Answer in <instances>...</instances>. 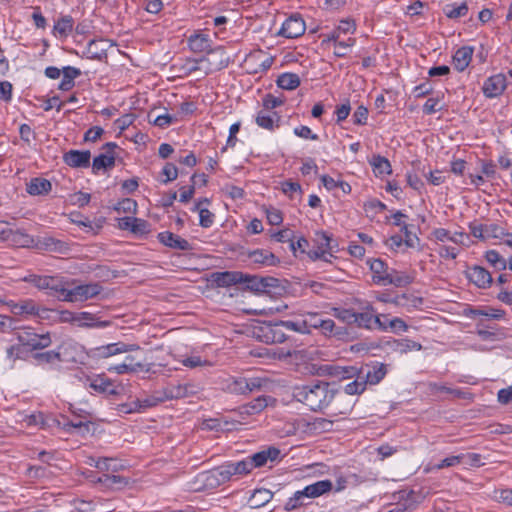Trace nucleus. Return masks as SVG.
<instances>
[{"mask_svg": "<svg viewBox=\"0 0 512 512\" xmlns=\"http://www.w3.org/2000/svg\"><path fill=\"white\" fill-rule=\"evenodd\" d=\"M320 330L324 335H340L341 331L336 328L335 322L329 318H323L321 321Z\"/></svg>", "mask_w": 512, "mask_h": 512, "instance_id": "obj_60", "label": "nucleus"}, {"mask_svg": "<svg viewBox=\"0 0 512 512\" xmlns=\"http://www.w3.org/2000/svg\"><path fill=\"white\" fill-rule=\"evenodd\" d=\"M52 190V184L49 180L41 177L32 178L26 183V191L31 196L48 195Z\"/></svg>", "mask_w": 512, "mask_h": 512, "instance_id": "obj_21", "label": "nucleus"}, {"mask_svg": "<svg viewBox=\"0 0 512 512\" xmlns=\"http://www.w3.org/2000/svg\"><path fill=\"white\" fill-rule=\"evenodd\" d=\"M323 317L318 313H308L304 318L305 329H320Z\"/></svg>", "mask_w": 512, "mask_h": 512, "instance_id": "obj_57", "label": "nucleus"}, {"mask_svg": "<svg viewBox=\"0 0 512 512\" xmlns=\"http://www.w3.org/2000/svg\"><path fill=\"white\" fill-rule=\"evenodd\" d=\"M182 364L189 368H196L202 366H210L211 363L208 360L202 359L200 356L192 355L182 360Z\"/></svg>", "mask_w": 512, "mask_h": 512, "instance_id": "obj_58", "label": "nucleus"}, {"mask_svg": "<svg viewBox=\"0 0 512 512\" xmlns=\"http://www.w3.org/2000/svg\"><path fill=\"white\" fill-rule=\"evenodd\" d=\"M316 244L317 248L319 250H322L324 253H326L329 257H333L332 252L335 251V248L337 245L335 244V241L329 236L326 232H317L316 233Z\"/></svg>", "mask_w": 512, "mask_h": 512, "instance_id": "obj_34", "label": "nucleus"}, {"mask_svg": "<svg viewBox=\"0 0 512 512\" xmlns=\"http://www.w3.org/2000/svg\"><path fill=\"white\" fill-rule=\"evenodd\" d=\"M210 473L211 477H213L218 484L229 481L233 476L228 462H225L221 466L213 469Z\"/></svg>", "mask_w": 512, "mask_h": 512, "instance_id": "obj_42", "label": "nucleus"}, {"mask_svg": "<svg viewBox=\"0 0 512 512\" xmlns=\"http://www.w3.org/2000/svg\"><path fill=\"white\" fill-rule=\"evenodd\" d=\"M387 374V367L383 363H378L374 366H372L369 370H367L366 373L362 370L361 376L364 377V381L366 385L372 384H378Z\"/></svg>", "mask_w": 512, "mask_h": 512, "instance_id": "obj_28", "label": "nucleus"}, {"mask_svg": "<svg viewBox=\"0 0 512 512\" xmlns=\"http://www.w3.org/2000/svg\"><path fill=\"white\" fill-rule=\"evenodd\" d=\"M118 146L109 142L102 147V152L93 159L92 170L97 174L101 169H110L115 165Z\"/></svg>", "mask_w": 512, "mask_h": 512, "instance_id": "obj_4", "label": "nucleus"}, {"mask_svg": "<svg viewBox=\"0 0 512 512\" xmlns=\"http://www.w3.org/2000/svg\"><path fill=\"white\" fill-rule=\"evenodd\" d=\"M354 325L358 328L367 330H384V324H381V316L376 313V310L371 304H366L362 312H356L354 318Z\"/></svg>", "mask_w": 512, "mask_h": 512, "instance_id": "obj_3", "label": "nucleus"}, {"mask_svg": "<svg viewBox=\"0 0 512 512\" xmlns=\"http://www.w3.org/2000/svg\"><path fill=\"white\" fill-rule=\"evenodd\" d=\"M506 77L503 74H497L489 77L483 85V93L488 98L500 96L506 89Z\"/></svg>", "mask_w": 512, "mask_h": 512, "instance_id": "obj_11", "label": "nucleus"}, {"mask_svg": "<svg viewBox=\"0 0 512 512\" xmlns=\"http://www.w3.org/2000/svg\"><path fill=\"white\" fill-rule=\"evenodd\" d=\"M276 83L281 89L294 90L300 85L301 81L295 73H283L278 76Z\"/></svg>", "mask_w": 512, "mask_h": 512, "instance_id": "obj_35", "label": "nucleus"}, {"mask_svg": "<svg viewBox=\"0 0 512 512\" xmlns=\"http://www.w3.org/2000/svg\"><path fill=\"white\" fill-rule=\"evenodd\" d=\"M77 325L79 327H88V328H105L108 327L111 322L110 321H101L96 316L90 312H79L77 313Z\"/></svg>", "mask_w": 512, "mask_h": 512, "instance_id": "obj_27", "label": "nucleus"}, {"mask_svg": "<svg viewBox=\"0 0 512 512\" xmlns=\"http://www.w3.org/2000/svg\"><path fill=\"white\" fill-rule=\"evenodd\" d=\"M267 381L260 377H231L224 382L223 390L235 395H248L260 391Z\"/></svg>", "mask_w": 512, "mask_h": 512, "instance_id": "obj_2", "label": "nucleus"}, {"mask_svg": "<svg viewBox=\"0 0 512 512\" xmlns=\"http://www.w3.org/2000/svg\"><path fill=\"white\" fill-rule=\"evenodd\" d=\"M445 15L450 19H457L459 17H463L468 13V6L466 3L457 4H447L444 7Z\"/></svg>", "mask_w": 512, "mask_h": 512, "instance_id": "obj_44", "label": "nucleus"}, {"mask_svg": "<svg viewBox=\"0 0 512 512\" xmlns=\"http://www.w3.org/2000/svg\"><path fill=\"white\" fill-rule=\"evenodd\" d=\"M280 455V450L275 447H269L268 449L254 453L251 456L245 458L246 463L249 464V473L254 468L264 466L268 461H275Z\"/></svg>", "mask_w": 512, "mask_h": 512, "instance_id": "obj_7", "label": "nucleus"}, {"mask_svg": "<svg viewBox=\"0 0 512 512\" xmlns=\"http://www.w3.org/2000/svg\"><path fill=\"white\" fill-rule=\"evenodd\" d=\"M34 358L38 362H44V363H52L54 361H59V362L62 361L60 353L57 351H54V350L37 353V354H35Z\"/></svg>", "mask_w": 512, "mask_h": 512, "instance_id": "obj_56", "label": "nucleus"}, {"mask_svg": "<svg viewBox=\"0 0 512 512\" xmlns=\"http://www.w3.org/2000/svg\"><path fill=\"white\" fill-rule=\"evenodd\" d=\"M194 393V386L191 384H170L162 389L165 401L185 398Z\"/></svg>", "mask_w": 512, "mask_h": 512, "instance_id": "obj_16", "label": "nucleus"}, {"mask_svg": "<svg viewBox=\"0 0 512 512\" xmlns=\"http://www.w3.org/2000/svg\"><path fill=\"white\" fill-rule=\"evenodd\" d=\"M188 45L193 52H212L211 40L208 35L196 33L188 38Z\"/></svg>", "mask_w": 512, "mask_h": 512, "instance_id": "obj_24", "label": "nucleus"}, {"mask_svg": "<svg viewBox=\"0 0 512 512\" xmlns=\"http://www.w3.org/2000/svg\"><path fill=\"white\" fill-rule=\"evenodd\" d=\"M165 402L162 390L155 391L151 395H146L143 398H138L129 404V408L126 410L128 413L141 412L147 408L155 407Z\"/></svg>", "mask_w": 512, "mask_h": 512, "instance_id": "obj_9", "label": "nucleus"}, {"mask_svg": "<svg viewBox=\"0 0 512 512\" xmlns=\"http://www.w3.org/2000/svg\"><path fill=\"white\" fill-rule=\"evenodd\" d=\"M464 460V456L456 455V456H449L443 460H441L439 463L433 464L430 467V470H441L448 467H453L458 464H460Z\"/></svg>", "mask_w": 512, "mask_h": 512, "instance_id": "obj_48", "label": "nucleus"}, {"mask_svg": "<svg viewBox=\"0 0 512 512\" xmlns=\"http://www.w3.org/2000/svg\"><path fill=\"white\" fill-rule=\"evenodd\" d=\"M362 370L359 369L358 375H356L354 380L344 386V391H336L335 390V398L337 400H343L346 395H359L363 393L366 389V383L364 381V377L361 376Z\"/></svg>", "mask_w": 512, "mask_h": 512, "instance_id": "obj_19", "label": "nucleus"}, {"mask_svg": "<svg viewBox=\"0 0 512 512\" xmlns=\"http://www.w3.org/2000/svg\"><path fill=\"white\" fill-rule=\"evenodd\" d=\"M262 277L250 276L245 274V279L242 283H247V288L255 292H264Z\"/></svg>", "mask_w": 512, "mask_h": 512, "instance_id": "obj_54", "label": "nucleus"}, {"mask_svg": "<svg viewBox=\"0 0 512 512\" xmlns=\"http://www.w3.org/2000/svg\"><path fill=\"white\" fill-rule=\"evenodd\" d=\"M59 278L53 276H40V275H29L25 278V281L33 284L39 289H48L50 292L53 291L56 282Z\"/></svg>", "mask_w": 512, "mask_h": 512, "instance_id": "obj_32", "label": "nucleus"}, {"mask_svg": "<svg viewBox=\"0 0 512 512\" xmlns=\"http://www.w3.org/2000/svg\"><path fill=\"white\" fill-rule=\"evenodd\" d=\"M248 258L254 264L261 266H276L280 263L279 258L267 249H255L247 253Z\"/></svg>", "mask_w": 512, "mask_h": 512, "instance_id": "obj_14", "label": "nucleus"}, {"mask_svg": "<svg viewBox=\"0 0 512 512\" xmlns=\"http://www.w3.org/2000/svg\"><path fill=\"white\" fill-rule=\"evenodd\" d=\"M95 482L103 485L105 488L120 489L128 485L129 479L119 475L103 474Z\"/></svg>", "mask_w": 512, "mask_h": 512, "instance_id": "obj_30", "label": "nucleus"}, {"mask_svg": "<svg viewBox=\"0 0 512 512\" xmlns=\"http://www.w3.org/2000/svg\"><path fill=\"white\" fill-rule=\"evenodd\" d=\"M17 340L32 350L44 349L51 345L52 340L49 333L36 334L30 331H23L17 334Z\"/></svg>", "mask_w": 512, "mask_h": 512, "instance_id": "obj_5", "label": "nucleus"}, {"mask_svg": "<svg viewBox=\"0 0 512 512\" xmlns=\"http://www.w3.org/2000/svg\"><path fill=\"white\" fill-rule=\"evenodd\" d=\"M110 46L108 40L105 39L91 40L84 54L88 59L102 60L106 58L107 50Z\"/></svg>", "mask_w": 512, "mask_h": 512, "instance_id": "obj_20", "label": "nucleus"}, {"mask_svg": "<svg viewBox=\"0 0 512 512\" xmlns=\"http://www.w3.org/2000/svg\"><path fill=\"white\" fill-rule=\"evenodd\" d=\"M275 402L276 400L270 396H259L251 402L240 406L238 412L241 416L256 415Z\"/></svg>", "mask_w": 512, "mask_h": 512, "instance_id": "obj_10", "label": "nucleus"}, {"mask_svg": "<svg viewBox=\"0 0 512 512\" xmlns=\"http://www.w3.org/2000/svg\"><path fill=\"white\" fill-rule=\"evenodd\" d=\"M473 48L464 46L459 48L453 56V65L459 72L464 71L470 64L473 55Z\"/></svg>", "mask_w": 512, "mask_h": 512, "instance_id": "obj_25", "label": "nucleus"}, {"mask_svg": "<svg viewBox=\"0 0 512 512\" xmlns=\"http://www.w3.org/2000/svg\"><path fill=\"white\" fill-rule=\"evenodd\" d=\"M332 489V482L330 480L317 481L311 485L306 486L301 493L305 498H316L329 492Z\"/></svg>", "mask_w": 512, "mask_h": 512, "instance_id": "obj_26", "label": "nucleus"}, {"mask_svg": "<svg viewBox=\"0 0 512 512\" xmlns=\"http://www.w3.org/2000/svg\"><path fill=\"white\" fill-rule=\"evenodd\" d=\"M485 230H486L487 239H489V238L503 239L505 237V235H507V232L505 231V229L495 223L486 224Z\"/></svg>", "mask_w": 512, "mask_h": 512, "instance_id": "obj_55", "label": "nucleus"}, {"mask_svg": "<svg viewBox=\"0 0 512 512\" xmlns=\"http://www.w3.org/2000/svg\"><path fill=\"white\" fill-rule=\"evenodd\" d=\"M137 349H139V346L136 344L116 342L95 348L94 355L98 358H108L117 354L135 351Z\"/></svg>", "mask_w": 512, "mask_h": 512, "instance_id": "obj_8", "label": "nucleus"}, {"mask_svg": "<svg viewBox=\"0 0 512 512\" xmlns=\"http://www.w3.org/2000/svg\"><path fill=\"white\" fill-rule=\"evenodd\" d=\"M329 375L338 379H353L359 373V369L354 366L331 365L328 368Z\"/></svg>", "mask_w": 512, "mask_h": 512, "instance_id": "obj_29", "label": "nucleus"}, {"mask_svg": "<svg viewBox=\"0 0 512 512\" xmlns=\"http://www.w3.org/2000/svg\"><path fill=\"white\" fill-rule=\"evenodd\" d=\"M306 30L305 21L299 14H293L285 20L279 31V35L285 38H298Z\"/></svg>", "mask_w": 512, "mask_h": 512, "instance_id": "obj_6", "label": "nucleus"}, {"mask_svg": "<svg viewBox=\"0 0 512 512\" xmlns=\"http://www.w3.org/2000/svg\"><path fill=\"white\" fill-rule=\"evenodd\" d=\"M210 473L211 477H213L218 484L229 481L233 476L228 462H225L221 466L213 469Z\"/></svg>", "mask_w": 512, "mask_h": 512, "instance_id": "obj_41", "label": "nucleus"}, {"mask_svg": "<svg viewBox=\"0 0 512 512\" xmlns=\"http://www.w3.org/2000/svg\"><path fill=\"white\" fill-rule=\"evenodd\" d=\"M62 72L63 78L58 88L62 91H69L74 87V79L80 76L81 71L78 68L67 66L63 68Z\"/></svg>", "mask_w": 512, "mask_h": 512, "instance_id": "obj_33", "label": "nucleus"}, {"mask_svg": "<svg viewBox=\"0 0 512 512\" xmlns=\"http://www.w3.org/2000/svg\"><path fill=\"white\" fill-rule=\"evenodd\" d=\"M485 259L495 270L502 271L507 267V261L496 250H488Z\"/></svg>", "mask_w": 512, "mask_h": 512, "instance_id": "obj_40", "label": "nucleus"}, {"mask_svg": "<svg viewBox=\"0 0 512 512\" xmlns=\"http://www.w3.org/2000/svg\"><path fill=\"white\" fill-rule=\"evenodd\" d=\"M383 280V285H394L396 287H406L414 281V275L404 271H397L395 269L389 270L388 274L380 278Z\"/></svg>", "mask_w": 512, "mask_h": 512, "instance_id": "obj_17", "label": "nucleus"}, {"mask_svg": "<svg viewBox=\"0 0 512 512\" xmlns=\"http://www.w3.org/2000/svg\"><path fill=\"white\" fill-rule=\"evenodd\" d=\"M486 224H482V223H479V222H471L469 224V230H470V233L477 239H480V240H486L487 239V236H486Z\"/></svg>", "mask_w": 512, "mask_h": 512, "instance_id": "obj_62", "label": "nucleus"}, {"mask_svg": "<svg viewBox=\"0 0 512 512\" xmlns=\"http://www.w3.org/2000/svg\"><path fill=\"white\" fill-rule=\"evenodd\" d=\"M370 164L373 167L376 176L392 173L391 164L385 157L374 155L370 161Z\"/></svg>", "mask_w": 512, "mask_h": 512, "instance_id": "obj_36", "label": "nucleus"}, {"mask_svg": "<svg viewBox=\"0 0 512 512\" xmlns=\"http://www.w3.org/2000/svg\"><path fill=\"white\" fill-rule=\"evenodd\" d=\"M334 422L332 420L316 417L311 421H304L302 428L306 433L318 435L324 432H329L333 429Z\"/></svg>", "mask_w": 512, "mask_h": 512, "instance_id": "obj_18", "label": "nucleus"}, {"mask_svg": "<svg viewBox=\"0 0 512 512\" xmlns=\"http://www.w3.org/2000/svg\"><path fill=\"white\" fill-rule=\"evenodd\" d=\"M91 387L94 390L102 392V393L116 394V391L113 388L112 383L109 380L104 379V378L95 379L91 383Z\"/></svg>", "mask_w": 512, "mask_h": 512, "instance_id": "obj_51", "label": "nucleus"}, {"mask_svg": "<svg viewBox=\"0 0 512 512\" xmlns=\"http://www.w3.org/2000/svg\"><path fill=\"white\" fill-rule=\"evenodd\" d=\"M271 237L280 243H285V242L290 243V241L295 239V234H294V231L286 228V229L280 230L278 232L271 233Z\"/></svg>", "mask_w": 512, "mask_h": 512, "instance_id": "obj_63", "label": "nucleus"}, {"mask_svg": "<svg viewBox=\"0 0 512 512\" xmlns=\"http://www.w3.org/2000/svg\"><path fill=\"white\" fill-rule=\"evenodd\" d=\"M256 123L258 126L264 129L272 130L274 128L273 116L265 111H260L256 117Z\"/></svg>", "mask_w": 512, "mask_h": 512, "instance_id": "obj_53", "label": "nucleus"}, {"mask_svg": "<svg viewBox=\"0 0 512 512\" xmlns=\"http://www.w3.org/2000/svg\"><path fill=\"white\" fill-rule=\"evenodd\" d=\"M74 20L71 16L66 15L58 19L54 25V30L60 36H68L73 30Z\"/></svg>", "mask_w": 512, "mask_h": 512, "instance_id": "obj_39", "label": "nucleus"}, {"mask_svg": "<svg viewBox=\"0 0 512 512\" xmlns=\"http://www.w3.org/2000/svg\"><path fill=\"white\" fill-rule=\"evenodd\" d=\"M157 238L160 243L175 250L188 251L192 249L191 244L186 239L169 231L159 233Z\"/></svg>", "mask_w": 512, "mask_h": 512, "instance_id": "obj_12", "label": "nucleus"}, {"mask_svg": "<svg viewBox=\"0 0 512 512\" xmlns=\"http://www.w3.org/2000/svg\"><path fill=\"white\" fill-rule=\"evenodd\" d=\"M42 244L44 248L50 252L64 253L68 249L67 245L64 242L54 239L52 237L44 238Z\"/></svg>", "mask_w": 512, "mask_h": 512, "instance_id": "obj_47", "label": "nucleus"}, {"mask_svg": "<svg viewBox=\"0 0 512 512\" xmlns=\"http://www.w3.org/2000/svg\"><path fill=\"white\" fill-rule=\"evenodd\" d=\"M13 313L16 315L29 314L38 315L39 309L32 300H25L13 306Z\"/></svg>", "mask_w": 512, "mask_h": 512, "instance_id": "obj_43", "label": "nucleus"}, {"mask_svg": "<svg viewBox=\"0 0 512 512\" xmlns=\"http://www.w3.org/2000/svg\"><path fill=\"white\" fill-rule=\"evenodd\" d=\"M133 222L132 233L144 235L150 232V225L146 220L135 217Z\"/></svg>", "mask_w": 512, "mask_h": 512, "instance_id": "obj_61", "label": "nucleus"}, {"mask_svg": "<svg viewBox=\"0 0 512 512\" xmlns=\"http://www.w3.org/2000/svg\"><path fill=\"white\" fill-rule=\"evenodd\" d=\"M102 287L98 283L79 285L73 288L74 299L77 301H86L100 294Z\"/></svg>", "mask_w": 512, "mask_h": 512, "instance_id": "obj_23", "label": "nucleus"}, {"mask_svg": "<svg viewBox=\"0 0 512 512\" xmlns=\"http://www.w3.org/2000/svg\"><path fill=\"white\" fill-rule=\"evenodd\" d=\"M494 497L501 503L512 506V489H499L494 491Z\"/></svg>", "mask_w": 512, "mask_h": 512, "instance_id": "obj_64", "label": "nucleus"}, {"mask_svg": "<svg viewBox=\"0 0 512 512\" xmlns=\"http://www.w3.org/2000/svg\"><path fill=\"white\" fill-rule=\"evenodd\" d=\"M468 279L479 288H489L492 284V276L488 270L481 266H473L467 271Z\"/></svg>", "mask_w": 512, "mask_h": 512, "instance_id": "obj_15", "label": "nucleus"}, {"mask_svg": "<svg viewBox=\"0 0 512 512\" xmlns=\"http://www.w3.org/2000/svg\"><path fill=\"white\" fill-rule=\"evenodd\" d=\"M114 210L118 213H136L137 202L130 198H125L119 201L115 206Z\"/></svg>", "mask_w": 512, "mask_h": 512, "instance_id": "obj_49", "label": "nucleus"}, {"mask_svg": "<svg viewBox=\"0 0 512 512\" xmlns=\"http://www.w3.org/2000/svg\"><path fill=\"white\" fill-rule=\"evenodd\" d=\"M134 357L133 356H127L126 360L121 363L114 366H111L108 368V371L115 372L117 374H125V373H135L139 370H143V364L142 363H133Z\"/></svg>", "mask_w": 512, "mask_h": 512, "instance_id": "obj_31", "label": "nucleus"}, {"mask_svg": "<svg viewBox=\"0 0 512 512\" xmlns=\"http://www.w3.org/2000/svg\"><path fill=\"white\" fill-rule=\"evenodd\" d=\"M370 269L373 272V281L376 284L383 285V280H381V277H384L385 274L389 273V270L387 269L386 264L381 259H373L369 261Z\"/></svg>", "mask_w": 512, "mask_h": 512, "instance_id": "obj_37", "label": "nucleus"}, {"mask_svg": "<svg viewBox=\"0 0 512 512\" xmlns=\"http://www.w3.org/2000/svg\"><path fill=\"white\" fill-rule=\"evenodd\" d=\"M228 464L232 470L233 476H235V475L241 476V475L249 474V469H248L249 464L246 463L245 458L243 460H240L237 462L228 461Z\"/></svg>", "mask_w": 512, "mask_h": 512, "instance_id": "obj_59", "label": "nucleus"}, {"mask_svg": "<svg viewBox=\"0 0 512 512\" xmlns=\"http://www.w3.org/2000/svg\"><path fill=\"white\" fill-rule=\"evenodd\" d=\"M292 394L298 402L303 403L313 411L327 407L335 398V390L331 388L329 383L323 381L296 386L293 388Z\"/></svg>", "mask_w": 512, "mask_h": 512, "instance_id": "obj_1", "label": "nucleus"}, {"mask_svg": "<svg viewBox=\"0 0 512 512\" xmlns=\"http://www.w3.org/2000/svg\"><path fill=\"white\" fill-rule=\"evenodd\" d=\"M273 497V493L267 489L255 490L251 497L253 507H261L268 503Z\"/></svg>", "mask_w": 512, "mask_h": 512, "instance_id": "obj_45", "label": "nucleus"}, {"mask_svg": "<svg viewBox=\"0 0 512 512\" xmlns=\"http://www.w3.org/2000/svg\"><path fill=\"white\" fill-rule=\"evenodd\" d=\"M90 151L70 150L63 156L65 164L72 168H87L90 165Z\"/></svg>", "mask_w": 512, "mask_h": 512, "instance_id": "obj_13", "label": "nucleus"}, {"mask_svg": "<svg viewBox=\"0 0 512 512\" xmlns=\"http://www.w3.org/2000/svg\"><path fill=\"white\" fill-rule=\"evenodd\" d=\"M245 279V274L238 271H226L215 273L213 280L219 287H229L238 283H242Z\"/></svg>", "mask_w": 512, "mask_h": 512, "instance_id": "obj_22", "label": "nucleus"}, {"mask_svg": "<svg viewBox=\"0 0 512 512\" xmlns=\"http://www.w3.org/2000/svg\"><path fill=\"white\" fill-rule=\"evenodd\" d=\"M56 288H53V291L50 292V295L56 296L61 301L66 302H75L73 289H66L62 280L58 279V281L55 284Z\"/></svg>", "mask_w": 512, "mask_h": 512, "instance_id": "obj_38", "label": "nucleus"}, {"mask_svg": "<svg viewBox=\"0 0 512 512\" xmlns=\"http://www.w3.org/2000/svg\"><path fill=\"white\" fill-rule=\"evenodd\" d=\"M95 467L101 471H113L117 472L121 469L122 465L117 463V460L114 458H98L95 462Z\"/></svg>", "mask_w": 512, "mask_h": 512, "instance_id": "obj_46", "label": "nucleus"}, {"mask_svg": "<svg viewBox=\"0 0 512 512\" xmlns=\"http://www.w3.org/2000/svg\"><path fill=\"white\" fill-rule=\"evenodd\" d=\"M422 349V345L416 341L410 339H401L396 341V350L401 353H406L408 351H420Z\"/></svg>", "mask_w": 512, "mask_h": 512, "instance_id": "obj_50", "label": "nucleus"}, {"mask_svg": "<svg viewBox=\"0 0 512 512\" xmlns=\"http://www.w3.org/2000/svg\"><path fill=\"white\" fill-rule=\"evenodd\" d=\"M356 312L352 309H344V308H335L334 309V316L339 319L340 321L348 324V325H354V318H355Z\"/></svg>", "mask_w": 512, "mask_h": 512, "instance_id": "obj_52", "label": "nucleus"}]
</instances>
